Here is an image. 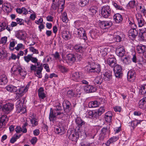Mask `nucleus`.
Returning <instances> with one entry per match:
<instances>
[{
  "label": "nucleus",
  "mask_w": 146,
  "mask_h": 146,
  "mask_svg": "<svg viewBox=\"0 0 146 146\" xmlns=\"http://www.w3.org/2000/svg\"><path fill=\"white\" fill-rule=\"evenodd\" d=\"M63 108L60 103H57L54 106L55 108L53 110L51 108L49 115V119L50 121L54 122L57 118L61 119L64 116L65 112L68 113L71 108V105L70 102L67 101H65L63 104Z\"/></svg>",
  "instance_id": "1"
},
{
  "label": "nucleus",
  "mask_w": 146,
  "mask_h": 146,
  "mask_svg": "<svg viewBox=\"0 0 146 146\" xmlns=\"http://www.w3.org/2000/svg\"><path fill=\"white\" fill-rule=\"evenodd\" d=\"M80 134L81 138L82 139H85L87 137L86 133L84 132H75L73 131H70L69 132L68 131L67 132V135H69V138L72 141L76 142L79 137V135Z\"/></svg>",
  "instance_id": "2"
},
{
  "label": "nucleus",
  "mask_w": 146,
  "mask_h": 146,
  "mask_svg": "<svg viewBox=\"0 0 146 146\" xmlns=\"http://www.w3.org/2000/svg\"><path fill=\"white\" fill-rule=\"evenodd\" d=\"M87 71L88 72L99 73L101 70L100 65L97 63H92L86 67Z\"/></svg>",
  "instance_id": "3"
},
{
  "label": "nucleus",
  "mask_w": 146,
  "mask_h": 146,
  "mask_svg": "<svg viewBox=\"0 0 146 146\" xmlns=\"http://www.w3.org/2000/svg\"><path fill=\"white\" fill-rule=\"evenodd\" d=\"M42 69L43 67L42 64L38 66H37L36 65L31 64L30 69L31 70L34 71L35 72H36L35 73V75L39 78H41L42 77L41 72Z\"/></svg>",
  "instance_id": "4"
},
{
  "label": "nucleus",
  "mask_w": 146,
  "mask_h": 146,
  "mask_svg": "<svg viewBox=\"0 0 146 146\" xmlns=\"http://www.w3.org/2000/svg\"><path fill=\"white\" fill-rule=\"evenodd\" d=\"M111 11L110 6L108 5L103 6L101 10V14L105 18H107L111 15Z\"/></svg>",
  "instance_id": "5"
},
{
  "label": "nucleus",
  "mask_w": 146,
  "mask_h": 146,
  "mask_svg": "<svg viewBox=\"0 0 146 146\" xmlns=\"http://www.w3.org/2000/svg\"><path fill=\"white\" fill-rule=\"evenodd\" d=\"M75 34L79 38L83 39L85 40L87 39L86 31L82 28L77 29L76 31H75Z\"/></svg>",
  "instance_id": "6"
},
{
  "label": "nucleus",
  "mask_w": 146,
  "mask_h": 146,
  "mask_svg": "<svg viewBox=\"0 0 146 146\" xmlns=\"http://www.w3.org/2000/svg\"><path fill=\"white\" fill-rule=\"evenodd\" d=\"M76 88H77L76 90V92H74L73 90H70L68 91L67 93V96L68 98H71L76 97L78 96V95H80V87L78 86H77Z\"/></svg>",
  "instance_id": "7"
},
{
  "label": "nucleus",
  "mask_w": 146,
  "mask_h": 146,
  "mask_svg": "<svg viewBox=\"0 0 146 146\" xmlns=\"http://www.w3.org/2000/svg\"><path fill=\"white\" fill-rule=\"evenodd\" d=\"M33 54H28L27 56H25L24 57V60L25 62L27 63H28L30 61H31L32 62L36 63L37 66L40 65V62H38V59L35 57H33Z\"/></svg>",
  "instance_id": "8"
},
{
  "label": "nucleus",
  "mask_w": 146,
  "mask_h": 146,
  "mask_svg": "<svg viewBox=\"0 0 146 146\" xmlns=\"http://www.w3.org/2000/svg\"><path fill=\"white\" fill-rule=\"evenodd\" d=\"M113 68V70L115 77L117 78H121L123 75L121 66L116 64Z\"/></svg>",
  "instance_id": "9"
},
{
  "label": "nucleus",
  "mask_w": 146,
  "mask_h": 146,
  "mask_svg": "<svg viewBox=\"0 0 146 146\" xmlns=\"http://www.w3.org/2000/svg\"><path fill=\"white\" fill-rule=\"evenodd\" d=\"M13 105L10 103H9L3 105L2 108V110L5 113H8L11 111L13 109Z\"/></svg>",
  "instance_id": "10"
},
{
  "label": "nucleus",
  "mask_w": 146,
  "mask_h": 146,
  "mask_svg": "<svg viewBox=\"0 0 146 146\" xmlns=\"http://www.w3.org/2000/svg\"><path fill=\"white\" fill-rule=\"evenodd\" d=\"M15 36L18 39L22 40H25L26 36L25 33L21 30H19L16 31Z\"/></svg>",
  "instance_id": "11"
},
{
  "label": "nucleus",
  "mask_w": 146,
  "mask_h": 146,
  "mask_svg": "<svg viewBox=\"0 0 146 146\" xmlns=\"http://www.w3.org/2000/svg\"><path fill=\"white\" fill-rule=\"evenodd\" d=\"M107 64L111 67H113L114 65L117 64L116 59L114 57L113 55L110 56L107 59Z\"/></svg>",
  "instance_id": "12"
},
{
  "label": "nucleus",
  "mask_w": 146,
  "mask_h": 146,
  "mask_svg": "<svg viewBox=\"0 0 146 146\" xmlns=\"http://www.w3.org/2000/svg\"><path fill=\"white\" fill-rule=\"evenodd\" d=\"M136 74L134 71L130 70L128 71L127 74L128 80L130 82H133L135 80Z\"/></svg>",
  "instance_id": "13"
},
{
  "label": "nucleus",
  "mask_w": 146,
  "mask_h": 146,
  "mask_svg": "<svg viewBox=\"0 0 146 146\" xmlns=\"http://www.w3.org/2000/svg\"><path fill=\"white\" fill-rule=\"evenodd\" d=\"M75 56L74 54H67L65 59L66 62L68 63L74 62L76 61Z\"/></svg>",
  "instance_id": "14"
},
{
  "label": "nucleus",
  "mask_w": 146,
  "mask_h": 146,
  "mask_svg": "<svg viewBox=\"0 0 146 146\" xmlns=\"http://www.w3.org/2000/svg\"><path fill=\"white\" fill-rule=\"evenodd\" d=\"M136 16L139 26L142 27L144 26L145 23L141 15L140 14L138 13L136 15Z\"/></svg>",
  "instance_id": "15"
},
{
  "label": "nucleus",
  "mask_w": 146,
  "mask_h": 146,
  "mask_svg": "<svg viewBox=\"0 0 146 146\" xmlns=\"http://www.w3.org/2000/svg\"><path fill=\"white\" fill-rule=\"evenodd\" d=\"M84 90L86 93H90L95 92L96 89V88L93 86L90 85H88L84 86Z\"/></svg>",
  "instance_id": "16"
},
{
  "label": "nucleus",
  "mask_w": 146,
  "mask_h": 146,
  "mask_svg": "<svg viewBox=\"0 0 146 146\" xmlns=\"http://www.w3.org/2000/svg\"><path fill=\"white\" fill-rule=\"evenodd\" d=\"M75 122L76 124L77 127L79 128L78 129L82 128L84 126L85 122L83 120L79 117H77L75 119Z\"/></svg>",
  "instance_id": "17"
},
{
  "label": "nucleus",
  "mask_w": 146,
  "mask_h": 146,
  "mask_svg": "<svg viewBox=\"0 0 146 146\" xmlns=\"http://www.w3.org/2000/svg\"><path fill=\"white\" fill-rule=\"evenodd\" d=\"M125 51L124 48L122 46L121 47H117L116 48V53L119 57L123 56L125 53Z\"/></svg>",
  "instance_id": "18"
},
{
  "label": "nucleus",
  "mask_w": 146,
  "mask_h": 146,
  "mask_svg": "<svg viewBox=\"0 0 146 146\" xmlns=\"http://www.w3.org/2000/svg\"><path fill=\"white\" fill-rule=\"evenodd\" d=\"M111 71L109 70H106L104 74V77L103 78L104 80L106 81L110 80L112 79V76Z\"/></svg>",
  "instance_id": "19"
},
{
  "label": "nucleus",
  "mask_w": 146,
  "mask_h": 146,
  "mask_svg": "<svg viewBox=\"0 0 146 146\" xmlns=\"http://www.w3.org/2000/svg\"><path fill=\"white\" fill-rule=\"evenodd\" d=\"M29 86V84L28 83L25 87H22L19 88L18 90H17L16 92L17 93L21 96L23 95V93L26 92L28 90Z\"/></svg>",
  "instance_id": "20"
},
{
  "label": "nucleus",
  "mask_w": 146,
  "mask_h": 146,
  "mask_svg": "<svg viewBox=\"0 0 146 146\" xmlns=\"http://www.w3.org/2000/svg\"><path fill=\"white\" fill-rule=\"evenodd\" d=\"M71 78L73 80L76 82H78L81 80L82 78L81 75L79 72H75L72 74Z\"/></svg>",
  "instance_id": "21"
},
{
  "label": "nucleus",
  "mask_w": 146,
  "mask_h": 146,
  "mask_svg": "<svg viewBox=\"0 0 146 146\" xmlns=\"http://www.w3.org/2000/svg\"><path fill=\"white\" fill-rule=\"evenodd\" d=\"M138 34L137 31L134 28L130 29L129 32V36L131 39L134 38L137 36Z\"/></svg>",
  "instance_id": "22"
},
{
  "label": "nucleus",
  "mask_w": 146,
  "mask_h": 146,
  "mask_svg": "<svg viewBox=\"0 0 146 146\" xmlns=\"http://www.w3.org/2000/svg\"><path fill=\"white\" fill-rule=\"evenodd\" d=\"M55 132L57 134L60 135L63 134L64 133V128L62 125H59V126L55 128Z\"/></svg>",
  "instance_id": "23"
},
{
  "label": "nucleus",
  "mask_w": 146,
  "mask_h": 146,
  "mask_svg": "<svg viewBox=\"0 0 146 146\" xmlns=\"http://www.w3.org/2000/svg\"><path fill=\"white\" fill-rule=\"evenodd\" d=\"M38 94L40 100L44 99L46 97V94L44 92V90L42 87H40L38 90Z\"/></svg>",
  "instance_id": "24"
},
{
  "label": "nucleus",
  "mask_w": 146,
  "mask_h": 146,
  "mask_svg": "<svg viewBox=\"0 0 146 146\" xmlns=\"http://www.w3.org/2000/svg\"><path fill=\"white\" fill-rule=\"evenodd\" d=\"M113 115L111 111H108L106 112L105 115V120L108 122L111 121Z\"/></svg>",
  "instance_id": "25"
},
{
  "label": "nucleus",
  "mask_w": 146,
  "mask_h": 146,
  "mask_svg": "<svg viewBox=\"0 0 146 146\" xmlns=\"http://www.w3.org/2000/svg\"><path fill=\"white\" fill-rule=\"evenodd\" d=\"M117 138L116 137L113 136L110 138L106 142V143H103V146H104V145L106 146H109L110 144L112 143H113L114 142H115L117 140Z\"/></svg>",
  "instance_id": "26"
},
{
  "label": "nucleus",
  "mask_w": 146,
  "mask_h": 146,
  "mask_svg": "<svg viewBox=\"0 0 146 146\" xmlns=\"http://www.w3.org/2000/svg\"><path fill=\"white\" fill-rule=\"evenodd\" d=\"M112 4L116 10H123V8L122 6L120 5L118 2L116 1H112Z\"/></svg>",
  "instance_id": "27"
},
{
  "label": "nucleus",
  "mask_w": 146,
  "mask_h": 146,
  "mask_svg": "<svg viewBox=\"0 0 146 146\" xmlns=\"http://www.w3.org/2000/svg\"><path fill=\"white\" fill-rule=\"evenodd\" d=\"M113 18L115 22L117 23L121 22L123 20L121 15L119 13L115 14L113 16Z\"/></svg>",
  "instance_id": "28"
},
{
  "label": "nucleus",
  "mask_w": 146,
  "mask_h": 146,
  "mask_svg": "<svg viewBox=\"0 0 146 146\" xmlns=\"http://www.w3.org/2000/svg\"><path fill=\"white\" fill-rule=\"evenodd\" d=\"M98 31L96 29H93L90 32L91 37L93 39H95L98 36Z\"/></svg>",
  "instance_id": "29"
},
{
  "label": "nucleus",
  "mask_w": 146,
  "mask_h": 146,
  "mask_svg": "<svg viewBox=\"0 0 146 146\" xmlns=\"http://www.w3.org/2000/svg\"><path fill=\"white\" fill-rule=\"evenodd\" d=\"M105 110L104 107H101L98 110H95L98 118L105 112Z\"/></svg>",
  "instance_id": "30"
},
{
  "label": "nucleus",
  "mask_w": 146,
  "mask_h": 146,
  "mask_svg": "<svg viewBox=\"0 0 146 146\" xmlns=\"http://www.w3.org/2000/svg\"><path fill=\"white\" fill-rule=\"evenodd\" d=\"M16 112L21 114H23L26 112V109L23 106L19 107L18 106L16 107Z\"/></svg>",
  "instance_id": "31"
},
{
  "label": "nucleus",
  "mask_w": 146,
  "mask_h": 146,
  "mask_svg": "<svg viewBox=\"0 0 146 146\" xmlns=\"http://www.w3.org/2000/svg\"><path fill=\"white\" fill-rule=\"evenodd\" d=\"M145 46L142 44L138 45L137 47V50L138 53H143L145 52Z\"/></svg>",
  "instance_id": "32"
},
{
  "label": "nucleus",
  "mask_w": 146,
  "mask_h": 146,
  "mask_svg": "<svg viewBox=\"0 0 146 146\" xmlns=\"http://www.w3.org/2000/svg\"><path fill=\"white\" fill-rule=\"evenodd\" d=\"M7 77L5 75L3 74L1 77V85H5L7 84Z\"/></svg>",
  "instance_id": "33"
},
{
  "label": "nucleus",
  "mask_w": 146,
  "mask_h": 146,
  "mask_svg": "<svg viewBox=\"0 0 146 146\" xmlns=\"http://www.w3.org/2000/svg\"><path fill=\"white\" fill-rule=\"evenodd\" d=\"M137 4L136 0H131L129 2L127 6L129 7L130 9H132L135 7H136Z\"/></svg>",
  "instance_id": "34"
},
{
  "label": "nucleus",
  "mask_w": 146,
  "mask_h": 146,
  "mask_svg": "<svg viewBox=\"0 0 146 146\" xmlns=\"http://www.w3.org/2000/svg\"><path fill=\"white\" fill-rule=\"evenodd\" d=\"M136 9V10H137V9L139 10L141 12L143 13H146V10L145 9L143 5V4H137Z\"/></svg>",
  "instance_id": "35"
},
{
  "label": "nucleus",
  "mask_w": 146,
  "mask_h": 146,
  "mask_svg": "<svg viewBox=\"0 0 146 146\" xmlns=\"http://www.w3.org/2000/svg\"><path fill=\"white\" fill-rule=\"evenodd\" d=\"M62 36L63 38L65 40H67L70 38V33L67 31H63L62 34Z\"/></svg>",
  "instance_id": "36"
},
{
  "label": "nucleus",
  "mask_w": 146,
  "mask_h": 146,
  "mask_svg": "<svg viewBox=\"0 0 146 146\" xmlns=\"http://www.w3.org/2000/svg\"><path fill=\"white\" fill-rule=\"evenodd\" d=\"M97 8L95 6H92L89 9V13L92 17L94 16L96 13Z\"/></svg>",
  "instance_id": "37"
},
{
  "label": "nucleus",
  "mask_w": 146,
  "mask_h": 146,
  "mask_svg": "<svg viewBox=\"0 0 146 146\" xmlns=\"http://www.w3.org/2000/svg\"><path fill=\"white\" fill-rule=\"evenodd\" d=\"M6 115H3L1 117V126H3L5 124L8 120Z\"/></svg>",
  "instance_id": "38"
},
{
  "label": "nucleus",
  "mask_w": 146,
  "mask_h": 146,
  "mask_svg": "<svg viewBox=\"0 0 146 146\" xmlns=\"http://www.w3.org/2000/svg\"><path fill=\"white\" fill-rule=\"evenodd\" d=\"M96 113L95 110L89 111L88 112V115L90 118H98Z\"/></svg>",
  "instance_id": "39"
},
{
  "label": "nucleus",
  "mask_w": 146,
  "mask_h": 146,
  "mask_svg": "<svg viewBox=\"0 0 146 146\" xmlns=\"http://www.w3.org/2000/svg\"><path fill=\"white\" fill-rule=\"evenodd\" d=\"M103 80V79L101 76H97L94 80V82L95 85L97 84H100L102 83Z\"/></svg>",
  "instance_id": "40"
},
{
  "label": "nucleus",
  "mask_w": 146,
  "mask_h": 146,
  "mask_svg": "<svg viewBox=\"0 0 146 146\" xmlns=\"http://www.w3.org/2000/svg\"><path fill=\"white\" fill-rule=\"evenodd\" d=\"M8 91L10 92H16L17 87L9 85L5 88Z\"/></svg>",
  "instance_id": "41"
},
{
  "label": "nucleus",
  "mask_w": 146,
  "mask_h": 146,
  "mask_svg": "<svg viewBox=\"0 0 146 146\" xmlns=\"http://www.w3.org/2000/svg\"><path fill=\"white\" fill-rule=\"evenodd\" d=\"M131 58L130 56H128L125 57L123 59L122 61L123 62L126 64H128L131 62Z\"/></svg>",
  "instance_id": "42"
},
{
  "label": "nucleus",
  "mask_w": 146,
  "mask_h": 146,
  "mask_svg": "<svg viewBox=\"0 0 146 146\" xmlns=\"http://www.w3.org/2000/svg\"><path fill=\"white\" fill-rule=\"evenodd\" d=\"M74 48L76 51L82 52H83L84 48L83 47L80 45L76 44L74 46Z\"/></svg>",
  "instance_id": "43"
},
{
  "label": "nucleus",
  "mask_w": 146,
  "mask_h": 146,
  "mask_svg": "<svg viewBox=\"0 0 146 146\" xmlns=\"http://www.w3.org/2000/svg\"><path fill=\"white\" fill-rule=\"evenodd\" d=\"M57 4L58 6V9H62L61 11H62L65 4V0H60Z\"/></svg>",
  "instance_id": "44"
},
{
  "label": "nucleus",
  "mask_w": 146,
  "mask_h": 146,
  "mask_svg": "<svg viewBox=\"0 0 146 146\" xmlns=\"http://www.w3.org/2000/svg\"><path fill=\"white\" fill-rule=\"evenodd\" d=\"M89 2V0H81L79 3V5L81 7H84L87 5Z\"/></svg>",
  "instance_id": "45"
},
{
  "label": "nucleus",
  "mask_w": 146,
  "mask_h": 146,
  "mask_svg": "<svg viewBox=\"0 0 146 146\" xmlns=\"http://www.w3.org/2000/svg\"><path fill=\"white\" fill-rule=\"evenodd\" d=\"M139 90V93L141 94H144L146 93V85H141Z\"/></svg>",
  "instance_id": "46"
},
{
  "label": "nucleus",
  "mask_w": 146,
  "mask_h": 146,
  "mask_svg": "<svg viewBox=\"0 0 146 146\" xmlns=\"http://www.w3.org/2000/svg\"><path fill=\"white\" fill-rule=\"evenodd\" d=\"M109 130L108 127H103L101 130V133L103 134H106L108 135L109 133Z\"/></svg>",
  "instance_id": "47"
},
{
  "label": "nucleus",
  "mask_w": 146,
  "mask_h": 146,
  "mask_svg": "<svg viewBox=\"0 0 146 146\" xmlns=\"http://www.w3.org/2000/svg\"><path fill=\"white\" fill-rule=\"evenodd\" d=\"M143 120L136 119L132 121L131 123V126L133 127H136L138 124H140L141 122Z\"/></svg>",
  "instance_id": "48"
},
{
  "label": "nucleus",
  "mask_w": 146,
  "mask_h": 146,
  "mask_svg": "<svg viewBox=\"0 0 146 146\" xmlns=\"http://www.w3.org/2000/svg\"><path fill=\"white\" fill-rule=\"evenodd\" d=\"M62 19L63 22L66 23L68 22V19L66 13L64 12L63 13L62 16Z\"/></svg>",
  "instance_id": "49"
},
{
  "label": "nucleus",
  "mask_w": 146,
  "mask_h": 146,
  "mask_svg": "<svg viewBox=\"0 0 146 146\" xmlns=\"http://www.w3.org/2000/svg\"><path fill=\"white\" fill-rule=\"evenodd\" d=\"M141 38L143 40H146V30L144 31V30H141Z\"/></svg>",
  "instance_id": "50"
},
{
  "label": "nucleus",
  "mask_w": 146,
  "mask_h": 146,
  "mask_svg": "<svg viewBox=\"0 0 146 146\" xmlns=\"http://www.w3.org/2000/svg\"><path fill=\"white\" fill-rule=\"evenodd\" d=\"M122 35V34H120V35H117L115 37H114L113 38L114 41L117 42H120L121 41L122 38L123 37V36H121Z\"/></svg>",
  "instance_id": "51"
},
{
  "label": "nucleus",
  "mask_w": 146,
  "mask_h": 146,
  "mask_svg": "<svg viewBox=\"0 0 146 146\" xmlns=\"http://www.w3.org/2000/svg\"><path fill=\"white\" fill-rule=\"evenodd\" d=\"M7 25L8 24L6 21L3 22L1 25V31L5 30Z\"/></svg>",
  "instance_id": "52"
},
{
  "label": "nucleus",
  "mask_w": 146,
  "mask_h": 146,
  "mask_svg": "<svg viewBox=\"0 0 146 146\" xmlns=\"http://www.w3.org/2000/svg\"><path fill=\"white\" fill-rule=\"evenodd\" d=\"M53 3L51 6L52 11L56 10L57 8L58 9V6L57 3L55 2V0H53Z\"/></svg>",
  "instance_id": "53"
},
{
  "label": "nucleus",
  "mask_w": 146,
  "mask_h": 146,
  "mask_svg": "<svg viewBox=\"0 0 146 146\" xmlns=\"http://www.w3.org/2000/svg\"><path fill=\"white\" fill-rule=\"evenodd\" d=\"M108 137V135L106 134L101 133L99 137V139L100 141L104 140L105 139Z\"/></svg>",
  "instance_id": "54"
},
{
  "label": "nucleus",
  "mask_w": 146,
  "mask_h": 146,
  "mask_svg": "<svg viewBox=\"0 0 146 146\" xmlns=\"http://www.w3.org/2000/svg\"><path fill=\"white\" fill-rule=\"evenodd\" d=\"M99 26L102 29H106L107 28L105 23V21H103L100 22Z\"/></svg>",
  "instance_id": "55"
},
{
  "label": "nucleus",
  "mask_w": 146,
  "mask_h": 146,
  "mask_svg": "<svg viewBox=\"0 0 146 146\" xmlns=\"http://www.w3.org/2000/svg\"><path fill=\"white\" fill-rule=\"evenodd\" d=\"M30 121L33 126H36L38 125V122L35 118H32V119H31Z\"/></svg>",
  "instance_id": "56"
},
{
  "label": "nucleus",
  "mask_w": 146,
  "mask_h": 146,
  "mask_svg": "<svg viewBox=\"0 0 146 146\" xmlns=\"http://www.w3.org/2000/svg\"><path fill=\"white\" fill-rule=\"evenodd\" d=\"M143 101L141 100L139 102V107L141 109H144L146 108V107L144 106V104L143 103Z\"/></svg>",
  "instance_id": "57"
},
{
  "label": "nucleus",
  "mask_w": 146,
  "mask_h": 146,
  "mask_svg": "<svg viewBox=\"0 0 146 146\" xmlns=\"http://www.w3.org/2000/svg\"><path fill=\"white\" fill-rule=\"evenodd\" d=\"M82 24V21L80 20L76 21L74 22V25L76 28L80 26Z\"/></svg>",
  "instance_id": "58"
},
{
  "label": "nucleus",
  "mask_w": 146,
  "mask_h": 146,
  "mask_svg": "<svg viewBox=\"0 0 146 146\" xmlns=\"http://www.w3.org/2000/svg\"><path fill=\"white\" fill-rule=\"evenodd\" d=\"M29 50L30 51L33 52L34 54H37L38 53V52L37 50H36L33 47H30L29 48Z\"/></svg>",
  "instance_id": "59"
},
{
  "label": "nucleus",
  "mask_w": 146,
  "mask_h": 146,
  "mask_svg": "<svg viewBox=\"0 0 146 146\" xmlns=\"http://www.w3.org/2000/svg\"><path fill=\"white\" fill-rule=\"evenodd\" d=\"M92 102L93 104L92 106H93V108H96L98 107L100 104V102L97 100L92 101Z\"/></svg>",
  "instance_id": "60"
},
{
  "label": "nucleus",
  "mask_w": 146,
  "mask_h": 146,
  "mask_svg": "<svg viewBox=\"0 0 146 146\" xmlns=\"http://www.w3.org/2000/svg\"><path fill=\"white\" fill-rule=\"evenodd\" d=\"M54 57V58L56 60H59L60 57L59 53L57 52H56L54 54L52 55Z\"/></svg>",
  "instance_id": "61"
},
{
  "label": "nucleus",
  "mask_w": 146,
  "mask_h": 146,
  "mask_svg": "<svg viewBox=\"0 0 146 146\" xmlns=\"http://www.w3.org/2000/svg\"><path fill=\"white\" fill-rule=\"evenodd\" d=\"M19 138V137L17 135L14 136L10 140V142L12 143H13L15 142L16 141L17 139Z\"/></svg>",
  "instance_id": "62"
},
{
  "label": "nucleus",
  "mask_w": 146,
  "mask_h": 146,
  "mask_svg": "<svg viewBox=\"0 0 146 146\" xmlns=\"http://www.w3.org/2000/svg\"><path fill=\"white\" fill-rule=\"evenodd\" d=\"M7 36L2 37L1 39V43L5 44L7 42Z\"/></svg>",
  "instance_id": "63"
},
{
  "label": "nucleus",
  "mask_w": 146,
  "mask_h": 146,
  "mask_svg": "<svg viewBox=\"0 0 146 146\" xmlns=\"http://www.w3.org/2000/svg\"><path fill=\"white\" fill-rule=\"evenodd\" d=\"M16 20L17 22V24H19L20 25H22L24 24V20L23 19L17 18L16 19Z\"/></svg>",
  "instance_id": "64"
}]
</instances>
